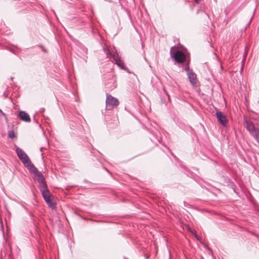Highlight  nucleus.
Segmentation results:
<instances>
[{
	"label": "nucleus",
	"instance_id": "f257e3e1",
	"mask_svg": "<svg viewBox=\"0 0 259 259\" xmlns=\"http://www.w3.org/2000/svg\"><path fill=\"white\" fill-rule=\"evenodd\" d=\"M244 125L259 144V124H253L251 121L246 120L244 122Z\"/></svg>",
	"mask_w": 259,
	"mask_h": 259
},
{
	"label": "nucleus",
	"instance_id": "f03ea898",
	"mask_svg": "<svg viewBox=\"0 0 259 259\" xmlns=\"http://www.w3.org/2000/svg\"><path fill=\"white\" fill-rule=\"evenodd\" d=\"M16 152L19 158L21 160L23 164L28 169L33 164L31 163L29 157L26 153L20 148H17Z\"/></svg>",
	"mask_w": 259,
	"mask_h": 259
},
{
	"label": "nucleus",
	"instance_id": "7ed1b4c3",
	"mask_svg": "<svg viewBox=\"0 0 259 259\" xmlns=\"http://www.w3.org/2000/svg\"><path fill=\"white\" fill-rule=\"evenodd\" d=\"M119 104V101L116 98L113 97L110 94H106V109L107 110H112L117 107Z\"/></svg>",
	"mask_w": 259,
	"mask_h": 259
},
{
	"label": "nucleus",
	"instance_id": "20e7f679",
	"mask_svg": "<svg viewBox=\"0 0 259 259\" xmlns=\"http://www.w3.org/2000/svg\"><path fill=\"white\" fill-rule=\"evenodd\" d=\"M28 169L31 172L34 174V179L38 182L45 180V178L42 173L39 171L34 165L29 168Z\"/></svg>",
	"mask_w": 259,
	"mask_h": 259
},
{
	"label": "nucleus",
	"instance_id": "39448f33",
	"mask_svg": "<svg viewBox=\"0 0 259 259\" xmlns=\"http://www.w3.org/2000/svg\"><path fill=\"white\" fill-rule=\"evenodd\" d=\"M174 58L177 62L182 63L185 61L186 56L182 51H177L174 55Z\"/></svg>",
	"mask_w": 259,
	"mask_h": 259
},
{
	"label": "nucleus",
	"instance_id": "423d86ee",
	"mask_svg": "<svg viewBox=\"0 0 259 259\" xmlns=\"http://www.w3.org/2000/svg\"><path fill=\"white\" fill-rule=\"evenodd\" d=\"M217 119L223 126H226L228 120L226 116L221 111H218L215 113Z\"/></svg>",
	"mask_w": 259,
	"mask_h": 259
},
{
	"label": "nucleus",
	"instance_id": "0eeeda50",
	"mask_svg": "<svg viewBox=\"0 0 259 259\" xmlns=\"http://www.w3.org/2000/svg\"><path fill=\"white\" fill-rule=\"evenodd\" d=\"M19 116L20 118L25 122H30L31 119L28 114L23 111H21L19 112Z\"/></svg>",
	"mask_w": 259,
	"mask_h": 259
},
{
	"label": "nucleus",
	"instance_id": "6e6552de",
	"mask_svg": "<svg viewBox=\"0 0 259 259\" xmlns=\"http://www.w3.org/2000/svg\"><path fill=\"white\" fill-rule=\"evenodd\" d=\"M188 76L190 82L193 85H195L196 84V74L192 71L188 72Z\"/></svg>",
	"mask_w": 259,
	"mask_h": 259
},
{
	"label": "nucleus",
	"instance_id": "1a4fd4ad",
	"mask_svg": "<svg viewBox=\"0 0 259 259\" xmlns=\"http://www.w3.org/2000/svg\"><path fill=\"white\" fill-rule=\"evenodd\" d=\"M38 183V188L40 190V191L41 192L43 191V190L45 191L48 190L47 188V185L46 183V182L45 181V179L44 180H42Z\"/></svg>",
	"mask_w": 259,
	"mask_h": 259
},
{
	"label": "nucleus",
	"instance_id": "9d476101",
	"mask_svg": "<svg viewBox=\"0 0 259 259\" xmlns=\"http://www.w3.org/2000/svg\"><path fill=\"white\" fill-rule=\"evenodd\" d=\"M41 194L45 201L46 200L50 199L53 197L48 189L45 191L43 190V191L41 192Z\"/></svg>",
	"mask_w": 259,
	"mask_h": 259
},
{
	"label": "nucleus",
	"instance_id": "9b49d317",
	"mask_svg": "<svg viewBox=\"0 0 259 259\" xmlns=\"http://www.w3.org/2000/svg\"><path fill=\"white\" fill-rule=\"evenodd\" d=\"M46 202L49 207H51L52 209L56 207V203L53 201V197L50 199L46 200Z\"/></svg>",
	"mask_w": 259,
	"mask_h": 259
},
{
	"label": "nucleus",
	"instance_id": "f8f14e48",
	"mask_svg": "<svg viewBox=\"0 0 259 259\" xmlns=\"http://www.w3.org/2000/svg\"><path fill=\"white\" fill-rule=\"evenodd\" d=\"M254 112L257 114H259V102H257V103L255 104L254 106Z\"/></svg>",
	"mask_w": 259,
	"mask_h": 259
},
{
	"label": "nucleus",
	"instance_id": "ddd939ff",
	"mask_svg": "<svg viewBox=\"0 0 259 259\" xmlns=\"http://www.w3.org/2000/svg\"><path fill=\"white\" fill-rule=\"evenodd\" d=\"M8 137L10 138H14L16 137V135L13 131H9Z\"/></svg>",
	"mask_w": 259,
	"mask_h": 259
},
{
	"label": "nucleus",
	"instance_id": "4468645a",
	"mask_svg": "<svg viewBox=\"0 0 259 259\" xmlns=\"http://www.w3.org/2000/svg\"><path fill=\"white\" fill-rule=\"evenodd\" d=\"M116 64L118 66L121 67V68H122L123 66H124L123 63L121 61L117 62Z\"/></svg>",
	"mask_w": 259,
	"mask_h": 259
},
{
	"label": "nucleus",
	"instance_id": "2eb2a0df",
	"mask_svg": "<svg viewBox=\"0 0 259 259\" xmlns=\"http://www.w3.org/2000/svg\"><path fill=\"white\" fill-rule=\"evenodd\" d=\"M186 70L188 71V72L191 71V70H190L189 65H187L185 67Z\"/></svg>",
	"mask_w": 259,
	"mask_h": 259
},
{
	"label": "nucleus",
	"instance_id": "dca6fc26",
	"mask_svg": "<svg viewBox=\"0 0 259 259\" xmlns=\"http://www.w3.org/2000/svg\"><path fill=\"white\" fill-rule=\"evenodd\" d=\"M196 3H198L199 0H194Z\"/></svg>",
	"mask_w": 259,
	"mask_h": 259
},
{
	"label": "nucleus",
	"instance_id": "f3484780",
	"mask_svg": "<svg viewBox=\"0 0 259 259\" xmlns=\"http://www.w3.org/2000/svg\"><path fill=\"white\" fill-rule=\"evenodd\" d=\"M172 48H171V49H170V52L171 53L172 52Z\"/></svg>",
	"mask_w": 259,
	"mask_h": 259
},
{
	"label": "nucleus",
	"instance_id": "a211bd4d",
	"mask_svg": "<svg viewBox=\"0 0 259 259\" xmlns=\"http://www.w3.org/2000/svg\"><path fill=\"white\" fill-rule=\"evenodd\" d=\"M209 250L210 251V252L212 253V250H211L210 249H209Z\"/></svg>",
	"mask_w": 259,
	"mask_h": 259
},
{
	"label": "nucleus",
	"instance_id": "6ab92c4d",
	"mask_svg": "<svg viewBox=\"0 0 259 259\" xmlns=\"http://www.w3.org/2000/svg\"><path fill=\"white\" fill-rule=\"evenodd\" d=\"M191 232H192V233H194V232H193V231H191Z\"/></svg>",
	"mask_w": 259,
	"mask_h": 259
},
{
	"label": "nucleus",
	"instance_id": "aec40b11",
	"mask_svg": "<svg viewBox=\"0 0 259 259\" xmlns=\"http://www.w3.org/2000/svg\"><path fill=\"white\" fill-rule=\"evenodd\" d=\"M0 112H2V111L0 109Z\"/></svg>",
	"mask_w": 259,
	"mask_h": 259
}]
</instances>
